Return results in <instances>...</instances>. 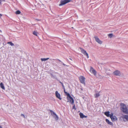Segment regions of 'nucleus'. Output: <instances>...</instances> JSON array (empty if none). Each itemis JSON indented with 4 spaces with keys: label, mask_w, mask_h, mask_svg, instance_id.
Listing matches in <instances>:
<instances>
[{
    "label": "nucleus",
    "mask_w": 128,
    "mask_h": 128,
    "mask_svg": "<svg viewBox=\"0 0 128 128\" xmlns=\"http://www.w3.org/2000/svg\"><path fill=\"white\" fill-rule=\"evenodd\" d=\"M55 95L56 97L59 100H61L62 99V98L60 97V94L58 92V91L56 92Z\"/></svg>",
    "instance_id": "11"
},
{
    "label": "nucleus",
    "mask_w": 128,
    "mask_h": 128,
    "mask_svg": "<svg viewBox=\"0 0 128 128\" xmlns=\"http://www.w3.org/2000/svg\"><path fill=\"white\" fill-rule=\"evenodd\" d=\"M48 59H49V58H41V60L42 61H45L46 60H48Z\"/></svg>",
    "instance_id": "19"
},
{
    "label": "nucleus",
    "mask_w": 128,
    "mask_h": 128,
    "mask_svg": "<svg viewBox=\"0 0 128 128\" xmlns=\"http://www.w3.org/2000/svg\"><path fill=\"white\" fill-rule=\"evenodd\" d=\"M50 60H54V59H52H52H50Z\"/></svg>",
    "instance_id": "34"
},
{
    "label": "nucleus",
    "mask_w": 128,
    "mask_h": 128,
    "mask_svg": "<svg viewBox=\"0 0 128 128\" xmlns=\"http://www.w3.org/2000/svg\"><path fill=\"white\" fill-rule=\"evenodd\" d=\"M121 118H125L128 122V115H125L124 116H121L120 118V119Z\"/></svg>",
    "instance_id": "12"
},
{
    "label": "nucleus",
    "mask_w": 128,
    "mask_h": 128,
    "mask_svg": "<svg viewBox=\"0 0 128 128\" xmlns=\"http://www.w3.org/2000/svg\"><path fill=\"white\" fill-rule=\"evenodd\" d=\"M2 2V0H0V4L1 5L2 4V3L1 2Z\"/></svg>",
    "instance_id": "27"
},
{
    "label": "nucleus",
    "mask_w": 128,
    "mask_h": 128,
    "mask_svg": "<svg viewBox=\"0 0 128 128\" xmlns=\"http://www.w3.org/2000/svg\"><path fill=\"white\" fill-rule=\"evenodd\" d=\"M21 116H22L23 118H26V116H25V115L23 114H21Z\"/></svg>",
    "instance_id": "25"
},
{
    "label": "nucleus",
    "mask_w": 128,
    "mask_h": 128,
    "mask_svg": "<svg viewBox=\"0 0 128 128\" xmlns=\"http://www.w3.org/2000/svg\"><path fill=\"white\" fill-rule=\"evenodd\" d=\"M60 82L62 84V87L63 88H64V86L63 85V84L62 82Z\"/></svg>",
    "instance_id": "24"
},
{
    "label": "nucleus",
    "mask_w": 128,
    "mask_h": 128,
    "mask_svg": "<svg viewBox=\"0 0 128 128\" xmlns=\"http://www.w3.org/2000/svg\"><path fill=\"white\" fill-rule=\"evenodd\" d=\"M63 89H64V93H65V92H66L65 91V88H63Z\"/></svg>",
    "instance_id": "29"
},
{
    "label": "nucleus",
    "mask_w": 128,
    "mask_h": 128,
    "mask_svg": "<svg viewBox=\"0 0 128 128\" xmlns=\"http://www.w3.org/2000/svg\"><path fill=\"white\" fill-rule=\"evenodd\" d=\"M0 128H2V126H0Z\"/></svg>",
    "instance_id": "32"
},
{
    "label": "nucleus",
    "mask_w": 128,
    "mask_h": 128,
    "mask_svg": "<svg viewBox=\"0 0 128 128\" xmlns=\"http://www.w3.org/2000/svg\"><path fill=\"white\" fill-rule=\"evenodd\" d=\"M68 98H68V97H67V99L70 100V102L72 104H73L74 103V100L73 98L70 96H69Z\"/></svg>",
    "instance_id": "10"
},
{
    "label": "nucleus",
    "mask_w": 128,
    "mask_h": 128,
    "mask_svg": "<svg viewBox=\"0 0 128 128\" xmlns=\"http://www.w3.org/2000/svg\"><path fill=\"white\" fill-rule=\"evenodd\" d=\"M113 74L115 76H121V74L120 72L118 70H115L113 72Z\"/></svg>",
    "instance_id": "5"
},
{
    "label": "nucleus",
    "mask_w": 128,
    "mask_h": 128,
    "mask_svg": "<svg viewBox=\"0 0 128 128\" xmlns=\"http://www.w3.org/2000/svg\"><path fill=\"white\" fill-rule=\"evenodd\" d=\"M106 74H107L108 75H110V74L109 73H108L107 72V71H106Z\"/></svg>",
    "instance_id": "28"
},
{
    "label": "nucleus",
    "mask_w": 128,
    "mask_h": 128,
    "mask_svg": "<svg viewBox=\"0 0 128 128\" xmlns=\"http://www.w3.org/2000/svg\"><path fill=\"white\" fill-rule=\"evenodd\" d=\"M65 93L66 94L67 96L68 97H69V96H70V94L68 93H67V92H65Z\"/></svg>",
    "instance_id": "23"
},
{
    "label": "nucleus",
    "mask_w": 128,
    "mask_h": 128,
    "mask_svg": "<svg viewBox=\"0 0 128 128\" xmlns=\"http://www.w3.org/2000/svg\"><path fill=\"white\" fill-rule=\"evenodd\" d=\"M20 13H21L20 12L19 10H18L15 12V14H19Z\"/></svg>",
    "instance_id": "21"
},
{
    "label": "nucleus",
    "mask_w": 128,
    "mask_h": 128,
    "mask_svg": "<svg viewBox=\"0 0 128 128\" xmlns=\"http://www.w3.org/2000/svg\"><path fill=\"white\" fill-rule=\"evenodd\" d=\"M7 44H9L10 46H14V44L13 43H12L11 42H7Z\"/></svg>",
    "instance_id": "20"
},
{
    "label": "nucleus",
    "mask_w": 128,
    "mask_h": 128,
    "mask_svg": "<svg viewBox=\"0 0 128 128\" xmlns=\"http://www.w3.org/2000/svg\"><path fill=\"white\" fill-rule=\"evenodd\" d=\"M120 109L124 113L128 114V109L127 106L124 104H120Z\"/></svg>",
    "instance_id": "1"
},
{
    "label": "nucleus",
    "mask_w": 128,
    "mask_h": 128,
    "mask_svg": "<svg viewBox=\"0 0 128 128\" xmlns=\"http://www.w3.org/2000/svg\"><path fill=\"white\" fill-rule=\"evenodd\" d=\"M94 38L95 39L96 41L99 44H101L102 43V42L100 40L97 36H94Z\"/></svg>",
    "instance_id": "7"
},
{
    "label": "nucleus",
    "mask_w": 128,
    "mask_h": 128,
    "mask_svg": "<svg viewBox=\"0 0 128 128\" xmlns=\"http://www.w3.org/2000/svg\"><path fill=\"white\" fill-rule=\"evenodd\" d=\"M108 37L111 38H113L114 37V35L112 34H110L108 35Z\"/></svg>",
    "instance_id": "18"
},
{
    "label": "nucleus",
    "mask_w": 128,
    "mask_h": 128,
    "mask_svg": "<svg viewBox=\"0 0 128 128\" xmlns=\"http://www.w3.org/2000/svg\"><path fill=\"white\" fill-rule=\"evenodd\" d=\"M59 61L60 62H61V61L60 60H59Z\"/></svg>",
    "instance_id": "35"
},
{
    "label": "nucleus",
    "mask_w": 128,
    "mask_h": 128,
    "mask_svg": "<svg viewBox=\"0 0 128 128\" xmlns=\"http://www.w3.org/2000/svg\"><path fill=\"white\" fill-rule=\"evenodd\" d=\"M72 109H74L75 110H76V108H75V106L74 105V106H73L72 107Z\"/></svg>",
    "instance_id": "26"
},
{
    "label": "nucleus",
    "mask_w": 128,
    "mask_h": 128,
    "mask_svg": "<svg viewBox=\"0 0 128 128\" xmlns=\"http://www.w3.org/2000/svg\"><path fill=\"white\" fill-rule=\"evenodd\" d=\"M0 87L3 90H5V88L4 87V85L3 84L2 82L0 83Z\"/></svg>",
    "instance_id": "15"
},
{
    "label": "nucleus",
    "mask_w": 128,
    "mask_h": 128,
    "mask_svg": "<svg viewBox=\"0 0 128 128\" xmlns=\"http://www.w3.org/2000/svg\"><path fill=\"white\" fill-rule=\"evenodd\" d=\"M0 16H2V14H0Z\"/></svg>",
    "instance_id": "31"
},
{
    "label": "nucleus",
    "mask_w": 128,
    "mask_h": 128,
    "mask_svg": "<svg viewBox=\"0 0 128 128\" xmlns=\"http://www.w3.org/2000/svg\"><path fill=\"white\" fill-rule=\"evenodd\" d=\"M50 111L51 113V114L52 115L56 120H58V117L57 114L53 111L51 110H50Z\"/></svg>",
    "instance_id": "3"
},
{
    "label": "nucleus",
    "mask_w": 128,
    "mask_h": 128,
    "mask_svg": "<svg viewBox=\"0 0 128 128\" xmlns=\"http://www.w3.org/2000/svg\"><path fill=\"white\" fill-rule=\"evenodd\" d=\"M100 92H98V93H96L94 94V96L95 98H98L100 96Z\"/></svg>",
    "instance_id": "14"
},
{
    "label": "nucleus",
    "mask_w": 128,
    "mask_h": 128,
    "mask_svg": "<svg viewBox=\"0 0 128 128\" xmlns=\"http://www.w3.org/2000/svg\"><path fill=\"white\" fill-rule=\"evenodd\" d=\"M71 0H61L60 2V4L59 6H62L65 4L70 2Z\"/></svg>",
    "instance_id": "2"
},
{
    "label": "nucleus",
    "mask_w": 128,
    "mask_h": 128,
    "mask_svg": "<svg viewBox=\"0 0 128 128\" xmlns=\"http://www.w3.org/2000/svg\"><path fill=\"white\" fill-rule=\"evenodd\" d=\"M33 34L37 36H38V35L39 34L38 33V32H33Z\"/></svg>",
    "instance_id": "22"
},
{
    "label": "nucleus",
    "mask_w": 128,
    "mask_h": 128,
    "mask_svg": "<svg viewBox=\"0 0 128 128\" xmlns=\"http://www.w3.org/2000/svg\"><path fill=\"white\" fill-rule=\"evenodd\" d=\"M109 113V112H107L104 113V114L107 116L110 117V114Z\"/></svg>",
    "instance_id": "17"
},
{
    "label": "nucleus",
    "mask_w": 128,
    "mask_h": 128,
    "mask_svg": "<svg viewBox=\"0 0 128 128\" xmlns=\"http://www.w3.org/2000/svg\"><path fill=\"white\" fill-rule=\"evenodd\" d=\"M79 79L80 80V82L83 84H85V83L84 82L85 78L82 76H80L79 77Z\"/></svg>",
    "instance_id": "6"
},
{
    "label": "nucleus",
    "mask_w": 128,
    "mask_h": 128,
    "mask_svg": "<svg viewBox=\"0 0 128 128\" xmlns=\"http://www.w3.org/2000/svg\"><path fill=\"white\" fill-rule=\"evenodd\" d=\"M90 71L95 76L96 74V70H94L92 67H90Z\"/></svg>",
    "instance_id": "9"
},
{
    "label": "nucleus",
    "mask_w": 128,
    "mask_h": 128,
    "mask_svg": "<svg viewBox=\"0 0 128 128\" xmlns=\"http://www.w3.org/2000/svg\"><path fill=\"white\" fill-rule=\"evenodd\" d=\"M80 48V50L81 52L84 55L86 56L87 58H89V56L88 54L87 53L86 51L84 49L82 48Z\"/></svg>",
    "instance_id": "8"
},
{
    "label": "nucleus",
    "mask_w": 128,
    "mask_h": 128,
    "mask_svg": "<svg viewBox=\"0 0 128 128\" xmlns=\"http://www.w3.org/2000/svg\"><path fill=\"white\" fill-rule=\"evenodd\" d=\"M127 92H128V91H127Z\"/></svg>",
    "instance_id": "36"
},
{
    "label": "nucleus",
    "mask_w": 128,
    "mask_h": 128,
    "mask_svg": "<svg viewBox=\"0 0 128 128\" xmlns=\"http://www.w3.org/2000/svg\"><path fill=\"white\" fill-rule=\"evenodd\" d=\"M110 117L113 122L117 120V117L115 116H113V114L112 113H111L110 114Z\"/></svg>",
    "instance_id": "4"
},
{
    "label": "nucleus",
    "mask_w": 128,
    "mask_h": 128,
    "mask_svg": "<svg viewBox=\"0 0 128 128\" xmlns=\"http://www.w3.org/2000/svg\"><path fill=\"white\" fill-rule=\"evenodd\" d=\"M80 117L82 118H86L87 116L84 115L82 113H80Z\"/></svg>",
    "instance_id": "13"
},
{
    "label": "nucleus",
    "mask_w": 128,
    "mask_h": 128,
    "mask_svg": "<svg viewBox=\"0 0 128 128\" xmlns=\"http://www.w3.org/2000/svg\"><path fill=\"white\" fill-rule=\"evenodd\" d=\"M69 59L72 60L70 58H69Z\"/></svg>",
    "instance_id": "33"
},
{
    "label": "nucleus",
    "mask_w": 128,
    "mask_h": 128,
    "mask_svg": "<svg viewBox=\"0 0 128 128\" xmlns=\"http://www.w3.org/2000/svg\"><path fill=\"white\" fill-rule=\"evenodd\" d=\"M62 64H63V65H64V66H65V65H65V64H64L62 62Z\"/></svg>",
    "instance_id": "30"
},
{
    "label": "nucleus",
    "mask_w": 128,
    "mask_h": 128,
    "mask_svg": "<svg viewBox=\"0 0 128 128\" xmlns=\"http://www.w3.org/2000/svg\"><path fill=\"white\" fill-rule=\"evenodd\" d=\"M0 32H1V31H0Z\"/></svg>",
    "instance_id": "37"
},
{
    "label": "nucleus",
    "mask_w": 128,
    "mask_h": 128,
    "mask_svg": "<svg viewBox=\"0 0 128 128\" xmlns=\"http://www.w3.org/2000/svg\"><path fill=\"white\" fill-rule=\"evenodd\" d=\"M106 121L107 123L108 124H109L111 125H112L113 124V123L112 122H110L108 119H106Z\"/></svg>",
    "instance_id": "16"
}]
</instances>
